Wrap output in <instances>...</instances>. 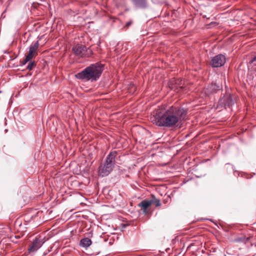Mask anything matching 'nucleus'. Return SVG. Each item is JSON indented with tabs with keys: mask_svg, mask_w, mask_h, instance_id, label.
Listing matches in <instances>:
<instances>
[{
	"mask_svg": "<svg viewBox=\"0 0 256 256\" xmlns=\"http://www.w3.org/2000/svg\"><path fill=\"white\" fill-rule=\"evenodd\" d=\"M92 244V240L88 238H84L80 240V246L83 248H87Z\"/></svg>",
	"mask_w": 256,
	"mask_h": 256,
	"instance_id": "obj_13",
	"label": "nucleus"
},
{
	"mask_svg": "<svg viewBox=\"0 0 256 256\" xmlns=\"http://www.w3.org/2000/svg\"><path fill=\"white\" fill-rule=\"evenodd\" d=\"M36 66V63L35 62H30L26 66V68L29 70H30L32 69V68Z\"/></svg>",
	"mask_w": 256,
	"mask_h": 256,
	"instance_id": "obj_15",
	"label": "nucleus"
},
{
	"mask_svg": "<svg viewBox=\"0 0 256 256\" xmlns=\"http://www.w3.org/2000/svg\"><path fill=\"white\" fill-rule=\"evenodd\" d=\"M74 53L77 56L80 57L88 56L86 54L88 50L86 46L82 44H77L72 48Z\"/></svg>",
	"mask_w": 256,
	"mask_h": 256,
	"instance_id": "obj_7",
	"label": "nucleus"
},
{
	"mask_svg": "<svg viewBox=\"0 0 256 256\" xmlns=\"http://www.w3.org/2000/svg\"><path fill=\"white\" fill-rule=\"evenodd\" d=\"M43 242L42 240L38 238H36L33 240L32 244L30 246L28 250L29 252H36L42 245Z\"/></svg>",
	"mask_w": 256,
	"mask_h": 256,
	"instance_id": "obj_9",
	"label": "nucleus"
},
{
	"mask_svg": "<svg viewBox=\"0 0 256 256\" xmlns=\"http://www.w3.org/2000/svg\"><path fill=\"white\" fill-rule=\"evenodd\" d=\"M38 41H36L34 43L32 44L29 47V52L27 55L29 58H32L33 57L38 54L37 50L38 48Z\"/></svg>",
	"mask_w": 256,
	"mask_h": 256,
	"instance_id": "obj_10",
	"label": "nucleus"
},
{
	"mask_svg": "<svg viewBox=\"0 0 256 256\" xmlns=\"http://www.w3.org/2000/svg\"><path fill=\"white\" fill-rule=\"evenodd\" d=\"M186 114V110L184 108L172 106L166 111L161 109L155 110L151 120L158 126L170 128L176 126Z\"/></svg>",
	"mask_w": 256,
	"mask_h": 256,
	"instance_id": "obj_1",
	"label": "nucleus"
},
{
	"mask_svg": "<svg viewBox=\"0 0 256 256\" xmlns=\"http://www.w3.org/2000/svg\"><path fill=\"white\" fill-rule=\"evenodd\" d=\"M150 201H152V204H155V206L156 207L160 206L161 204L160 200L156 198L154 196H152V198L150 200Z\"/></svg>",
	"mask_w": 256,
	"mask_h": 256,
	"instance_id": "obj_14",
	"label": "nucleus"
},
{
	"mask_svg": "<svg viewBox=\"0 0 256 256\" xmlns=\"http://www.w3.org/2000/svg\"><path fill=\"white\" fill-rule=\"evenodd\" d=\"M134 6L140 8H146L148 6L147 0H131Z\"/></svg>",
	"mask_w": 256,
	"mask_h": 256,
	"instance_id": "obj_12",
	"label": "nucleus"
},
{
	"mask_svg": "<svg viewBox=\"0 0 256 256\" xmlns=\"http://www.w3.org/2000/svg\"><path fill=\"white\" fill-rule=\"evenodd\" d=\"M226 62V57L224 55L220 54L212 58L210 64L214 68L220 67Z\"/></svg>",
	"mask_w": 256,
	"mask_h": 256,
	"instance_id": "obj_5",
	"label": "nucleus"
},
{
	"mask_svg": "<svg viewBox=\"0 0 256 256\" xmlns=\"http://www.w3.org/2000/svg\"><path fill=\"white\" fill-rule=\"evenodd\" d=\"M168 86L171 90H176L182 88V79L172 78L168 82Z\"/></svg>",
	"mask_w": 256,
	"mask_h": 256,
	"instance_id": "obj_8",
	"label": "nucleus"
},
{
	"mask_svg": "<svg viewBox=\"0 0 256 256\" xmlns=\"http://www.w3.org/2000/svg\"><path fill=\"white\" fill-rule=\"evenodd\" d=\"M256 60V53L255 54V55L253 57H252L251 60H250V63L252 64Z\"/></svg>",
	"mask_w": 256,
	"mask_h": 256,
	"instance_id": "obj_19",
	"label": "nucleus"
},
{
	"mask_svg": "<svg viewBox=\"0 0 256 256\" xmlns=\"http://www.w3.org/2000/svg\"><path fill=\"white\" fill-rule=\"evenodd\" d=\"M219 90H220V86L216 83H212L202 90V97L206 96L210 94L215 93Z\"/></svg>",
	"mask_w": 256,
	"mask_h": 256,
	"instance_id": "obj_6",
	"label": "nucleus"
},
{
	"mask_svg": "<svg viewBox=\"0 0 256 256\" xmlns=\"http://www.w3.org/2000/svg\"><path fill=\"white\" fill-rule=\"evenodd\" d=\"M132 23H133V21L132 20H130V21L128 22L124 26L126 28H128L129 26H130L132 24Z\"/></svg>",
	"mask_w": 256,
	"mask_h": 256,
	"instance_id": "obj_17",
	"label": "nucleus"
},
{
	"mask_svg": "<svg viewBox=\"0 0 256 256\" xmlns=\"http://www.w3.org/2000/svg\"><path fill=\"white\" fill-rule=\"evenodd\" d=\"M241 176H243L242 172H241Z\"/></svg>",
	"mask_w": 256,
	"mask_h": 256,
	"instance_id": "obj_21",
	"label": "nucleus"
},
{
	"mask_svg": "<svg viewBox=\"0 0 256 256\" xmlns=\"http://www.w3.org/2000/svg\"><path fill=\"white\" fill-rule=\"evenodd\" d=\"M104 64L100 62L92 64L76 74V76L80 80L96 82L104 70Z\"/></svg>",
	"mask_w": 256,
	"mask_h": 256,
	"instance_id": "obj_2",
	"label": "nucleus"
},
{
	"mask_svg": "<svg viewBox=\"0 0 256 256\" xmlns=\"http://www.w3.org/2000/svg\"><path fill=\"white\" fill-rule=\"evenodd\" d=\"M131 86V88H132L134 91H135V90H136V86H135L134 84H132V85H131V86Z\"/></svg>",
	"mask_w": 256,
	"mask_h": 256,
	"instance_id": "obj_20",
	"label": "nucleus"
},
{
	"mask_svg": "<svg viewBox=\"0 0 256 256\" xmlns=\"http://www.w3.org/2000/svg\"><path fill=\"white\" fill-rule=\"evenodd\" d=\"M152 201H150V200H144L138 204V206L141 208L144 214H147L148 212V209L152 204Z\"/></svg>",
	"mask_w": 256,
	"mask_h": 256,
	"instance_id": "obj_11",
	"label": "nucleus"
},
{
	"mask_svg": "<svg viewBox=\"0 0 256 256\" xmlns=\"http://www.w3.org/2000/svg\"><path fill=\"white\" fill-rule=\"evenodd\" d=\"M30 60H32V58H29L28 56L26 55V56L24 60L22 62V64L24 65L25 64H26V63H27L28 62H29Z\"/></svg>",
	"mask_w": 256,
	"mask_h": 256,
	"instance_id": "obj_16",
	"label": "nucleus"
},
{
	"mask_svg": "<svg viewBox=\"0 0 256 256\" xmlns=\"http://www.w3.org/2000/svg\"><path fill=\"white\" fill-rule=\"evenodd\" d=\"M234 104L232 96L230 94H226L220 98L216 106V109L219 111L223 108H226L227 107H230Z\"/></svg>",
	"mask_w": 256,
	"mask_h": 256,
	"instance_id": "obj_4",
	"label": "nucleus"
},
{
	"mask_svg": "<svg viewBox=\"0 0 256 256\" xmlns=\"http://www.w3.org/2000/svg\"><path fill=\"white\" fill-rule=\"evenodd\" d=\"M117 155L116 151L111 152L106 156V160L104 164H101L99 166L98 173L102 176H108L111 172L115 164L116 157Z\"/></svg>",
	"mask_w": 256,
	"mask_h": 256,
	"instance_id": "obj_3",
	"label": "nucleus"
},
{
	"mask_svg": "<svg viewBox=\"0 0 256 256\" xmlns=\"http://www.w3.org/2000/svg\"><path fill=\"white\" fill-rule=\"evenodd\" d=\"M250 240V238H242L241 237V239H240V240H241V242H244V243H246L247 241H248V240Z\"/></svg>",
	"mask_w": 256,
	"mask_h": 256,
	"instance_id": "obj_18",
	"label": "nucleus"
}]
</instances>
